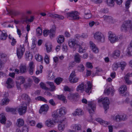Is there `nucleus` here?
<instances>
[{"instance_id":"nucleus-27","label":"nucleus","mask_w":132,"mask_h":132,"mask_svg":"<svg viewBox=\"0 0 132 132\" xmlns=\"http://www.w3.org/2000/svg\"><path fill=\"white\" fill-rule=\"evenodd\" d=\"M76 44V40L75 39H70L69 40V45L71 48H73Z\"/></svg>"},{"instance_id":"nucleus-64","label":"nucleus","mask_w":132,"mask_h":132,"mask_svg":"<svg viewBox=\"0 0 132 132\" xmlns=\"http://www.w3.org/2000/svg\"><path fill=\"white\" fill-rule=\"evenodd\" d=\"M86 64L87 67L90 68H93V67L91 63L89 62H87L86 63Z\"/></svg>"},{"instance_id":"nucleus-25","label":"nucleus","mask_w":132,"mask_h":132,"mask_svg":"<svg viewBox=\"0 0 132 132\" xmlns=\"http://www.w3.org/2000/svg\"><path fill=\"white\" fill-rule=\"evenodd\" d=\"M7 85V87L8 88H11L12 87V85L13 84V80L12 78H9L6 82Z\"/></svg>"},{"instance_id":"nucleus-17","label":"nucleus","mask_w":132,"mask_h":132,"mask_svg":"<svg viewBox=\"0 0 132 132\" xmlns=\"http://www.w3.org/2000/svg\"><path fill=\"white\" fill-rule=\"evenodd\" d=\"M24 124V121L22 119L20 118L17 119L16 123L17 127H20L23 126Z\"/></svg>"},{"instance_id":"nucleus-56","label":"nucleus","mask_w":132,"mask_h":132,"mask_svg":"<svg viewBox=\"0 0 132 132\" xmlns=\"http://www.w3.org/2000/svg\"><path fill=\"white\" fill-rule=\"evenodd\" d=\"M50 32H49V34L50 37H53L55 35V31L53 30H50Z\"/></svg>"},{"instance_id":"nucleus-55","label":"nucleus","mask_w":132,"mask_h":132,"mask_svg":"<svg viewBox=\"0 0 132 132\" xmlns=\"http://www.w3.org/2000/svg\"><path fill=\"white\" fill-rule=\"evenodd\" d=\"M120 116L121 121H124L127 119V117L126 114H123L120 115Z\"/></svg>"},{"instance_id":"nucleus-22","label":"nucleus","mask_w":132,"mask_h":132,"mask_svg":"<svg viewBox=\"0 0 132 132\" xmlns=\"http://www.w3.org/2000/svg\"><path fill=\"white\" fill-rule=\"evenodd\" d=\"M21 98L23 100L25 101V102H22V103H25L27 104L29 101L30 100L29 97L26 94H23L21 96Z\"/></svg>"},{"instance_id":"nucleus-31","label":"nucleus","mask_w":132,"mask_h":132,"mask_svg":"<svg viewBox=\"0 0 132 132\" xmlns=\"http://www.w3.org/2000/svg\"><path fill=\"white\" fill-rule=\"evenodd\" d=\"M26 67L25 65L21 64L20 66V71L21 73H23L26 72Z\"/></svg>"},{"instance_id":"nucleus-53","label":"nucleus","mask_w":132,"mask_h":132,"mask_svg":"<svg viewBox=\"0 0 132 132\" xmlns=\"http://www.w3.org/2000/svg\"><path fill=\"white\" fill-rule=\"evenodd\" d=\"M49 57L46 54L44 57V60L45 63L47 64H49Z\"/></svg>"},{"instance_id":"nucleus-34","label":"nucleus","mask_w":132,"mask_h":132,"mask_svg":"<svg viewBox=\"0 0 132 132\" xmlns=\"http://www.w3.org/2000/svg\"><path fill=\"white\" fill-rule=\"evenodd\" d=\"M57 97L59 99L63 101V103H65L67 102V100L66 99V98L63 95H58Z\"/></svg>"},{"instance_id":"nucleus-63","label":"nucleus","mask_w":132,"mask_h":132,"mask_svg":"<svg viewBox=\"0 0 132 132\" xmlns=\"http://www.w3.org/2000/svg\"><path fill=\"white\" fill-rule=\"evenodd\" d=\"M50 30H44L43 31V34L44 36H47L50 32Z\"/></svg>"},{"instance_id":"nucleus-37","label":"nucleus","mask_w":132,"mask_h":132,"mask_svg":"<svg viewBox=\"0 0 132 132\" xmlns=\"http://www.w3.org/2000/svg\"><path fill=\"white\" fill-rule=\"evenodd\" d=\"M114 0H106V2L108 5L110 6H113L114 5Z\"/></svg>"},{"instance_id":"nucleus-47","label":"nucleus","mask_w":132,"mask_h":132,"mask_svg":"<svg viewBox=\"0 0 132 132\" xmlns=\"http://www.w3.org/2000/svg\"><path fill=\"white\" fill-rule=\"evenodd\" d=\"M6 10L8 12V13L7 14L13 15L14 16L16 15L17 14L16 12L15 11L11 10H8L7 9Z\"/></svg>"},{"instance_id":"nucleus-21","label":"nucleus","mask_w":132,"mask_h":132,"mask_svg":"<svg viewBox=\"0 0 132 132\" xmlns=\"http://www.w3.org/2000/svg\"><path fill=\"white\" fill-rule=\"evenodd\" d=\"M49 16L53 18H57L60 19H63L64 17L62 15H59L57 14H48Z\"/></svg>"},{"instance_id":"nucleus-16","label":"nucleus","mask_w":132,"mask_h":132,"mask_svg":"<svg viewBox=\"0 0 132 132\" xmlns=\"http://www.w3.org/2000/svg\"><path fill=\"white\" fill-rule=\"evenodd\" d=\"M49 106L47 104L43 105L41 107L39 110V112L40 113H43V112H47L48 110Z\"/></svg>"},{"instance_id":"nucleus-50","label":"nucleus","mask_w":132,"mask_h":132,"mask_svg":"<svg viewBox=\"0 0 132 132\" xmlns=\"http://www.w3.org/2000/svg\"><path fill=\"white\" fill-rule=\"evenodd\" d=\"M9 100L8 98H4L2 100V105H6L8 104L9 101Z\"/></svg>"},{"instance_id":"nucleus-13","label":"nucleus","mask_w":132,"mask_h":132,"mask_svg":"<svg viewBox=\"0 0 132 132\" xmlns=\"http://www.w3.org/2000/svg\"><path fill=\"white\" fill-rule=\"evenodd\" d=\"M89 44L90 48L92 50L93 52L96 53H97L99 52V51L98 48L92 42H90Z\"/></svg>"},{"instance_id":"nucleus-41","label":"nucleus","mask_w":132,"mask_h":132,"mask_svg":"<svg viewBox=\"0 0 132 132\" xmlns=\"http://www.w3.org/2000/svg\"><path fill=\"white\" fill-rule=\"evenodd\" d=\"M119 64L121 69L123 71L127 65V63L125 61H122Z\"/></svg>"},{"instance_id":"nucleus-49","label":"nucleus","mask_w":132,"mask_h":132,"mask_svg":"<svg viewBox=\"0 0 132 132\" xmlns=\"http://www.w3.org/2000/svg\"><path fill=\"white\" fill-rule=\"evenodd\" d=\"M37 34L38 36H40L42 34V29L40 27H38L36 29Z\"/></svg>"},{"instance_id":"nucleus-30","label":"nucleus","mask_w":132,"mask_h":132,"mask_svg":"<svg viewBox=\"0 0 132 132\" xmlns=\"http://www.w3.org/2000/svg\"><path fill=\"white\" fill-rule=\"evenodd\" d=\"M126 89V86L125 85H122L119 88V90L120 93L122 94L125 92Z\"/></svg>"},{"instance_id":"nucleus-4","label":"nucleus","mask_w":132,"mask_h":132,"mask_svg":"<svg viewBox=\"0 0 132 132\" xmlns=\"http://www.w3.org/2000/svg\"><path fill=\"white\" fill-rule=\"evenodd\" d=\"M94 38L99 42H104L105 41L104 35L101 32H96L94 35Z\"/></svg>"},{"instance_id":"nucleus-48","label":"nucleus","mask_w":132,"mask_h":132,"mask_svg":"<svg viewBox=\"0 0 132 132\" xmlns=\"http://www.w3.org/2000/svg\"><path fill=\"white\" fill-rule=\"evenodd\" d=\"M131 23V21L130 20H128L125 21L123 23V24L129 28L130 27V25Z\"/></svg>"},{"instance_id":"nucleus-23","label":"nucleus","mask_w":132,"mask_h":132,"mask_svg":"<svg viewBox=\"0 0 132 132\" xmlns=\"http://www.w3.org/2000/svg\"><path fill=\"white\" fill-rule=\"evenodd\" d=\"M120 54V52L118 50H116L113 51L112 53V56L115 58H117L118 57Z\"/></svg>"},{"instance_id":"nucleus-45","label":"nucleus","mask_w":132,"mask_h":132,"mask_svg":"<svg viewBox=\"0 0 132 132\" xmlns=\"http://www.w3.org/2000/svg\"><path fill=\"white\" fill-rule=\"evenodd\" d=\"M62 79L60 77L56 78L54 80L55 82L57 85H59L62 81Z\"/></svg>"},{"instance_id":"nucleus-35","label":"nucleus","mask_w":132,"mask_h":132,"mask_svg":"<svg viewBox=\"0 0 132 132\" xmlns=\"http://www.w3.org/2000/svg\"><path fill=\"white\" fill-rule=\"evenodd\" d=\"M114 91V90L113 88L110 87L106 90H105L104 93L105 94L109 95L110 92L113 93Z\"/></svg>"},{"instance_id":"nucleus-36","label":"nucleus","mask_w":132,"mask_h":132,"mask_svg":"<svg viewBox=\"0 0 132 132\" xmlns=\"http://www.w3.org/2000/svg\"><path fill=\"white\" fill-rule=\"evenodd\" d=\"M47 83L49 85L51 88L50 90L51 91H53L55 90L56 87L54 85L53 82H48Z\"/></svg>"},{"instance_id":"nucleus-26","label":"nucleus","mask_w":132,"mask_h":132,"mask_svg":"<svg viewBox=\"0 0 132 132\" xmlns=\"http://www.w3.org/2000/svg\"><path fill=\"white\" fill-rule=\"evenodd\" d=\"M127 54L128 56L132 55V40L131 41L130 46L128 47L127 50Z\"/></svg>"},{"instance_id":"nucleus-54","label":"nucleus","mask_w":132,"mask_h":132,"mask_svg":"<svg viewBox=\"0 0 132 132\" xmlns=\"http://www.w3.org/2000/svg\"><path fill=\"white\" fill-rule=\"evenodd\" d=\"M78 69L80 72L83 71L84 69V67L82 64H80L78 67Z\"/></svg>"},{"instance_id":"nucleus-32","label":"nucleus","mask_w":132,"mask_h":132,"mask_svg":"<svg viewBox=\"0 0 132 132\" xmlns=\"http://www.w3.org/2000/svg\"><path fill=\"white\" fill-rule=\"evenodd\" d=\"M112 119L113 120L116 121L120 122L121 121L120 115L119 114L113 116Z\"/></svg>"},{"instance_id":"nucleus-3","label":"nucleus","mask_w":132,"mask_h":132,"mask_svg":"<svg viewBox=\"0 0 132 132\" xmlns=\"http://www.w3.org/2000/svg\"><path fill=\"white\" fill-rule=\"evenodd\" d=\"M98 103L102 102L105 110L104 112L105 113H106V110L109 108V102L108 98L107 97L104 98H101L98 100Z\"/></svg>"},{"instance_id":"nucleus-1","label":"nucleus","mask_w":132,"mask_h":132,"mask_svg":"<svg viewBox=\"0 0 132 132\" xmlns=\"http://www.w3.org/2000/svg\"><path fill=\"white\" fill-rule=\"evenodd\" d=\"M87 87L86 84L85 85L84 83H82L77 86L76 89L77 91L79 90L82 91L84 90V89L85 88V91L87 93H89H89L91 92L92 84L90 81H88L87 82Z\"/></svg>"},{"instance_id":"nucleus-28","label":"nucleus","mask_w":132,"mask_h":132,"mask_svg":"<svg viewBox=\"0 0 132 132\" xmlns=\"http://www.w3.org/2000/svg\"><path fill=\"white\" fill-rule=\"evenodd\" d=\"M6 119L4 114L3 113L0 114V121L3 124H5Z\"/></svg>"},{"instance_id":"nucleus-6","label":"nucleus","mask_w":132,"mask_h":132,"mask_svg":"<svg viewBox=\"0 0 132 132\" xmlns=\"http://www.w3.org/2000/svg\"><path fill=\"white\" fill-rule=\"evenodd\" d=\"M25 51L23 45H21L20 47L17 50L16 54L18 58L20 59L21 58Z\"/></svg>"},{"instance_id":"nucleus-60","label":"nucleus","mask_w":132,"mask_h":132,"mask_svg":"<svg viewBox=\"0 0 132 132\" xmlns=\"http://www.w3.org/2000/svg\"><path fill=\"white\" fill-rule=\"evenodd\" d=\"M85 18L87 19H89L91 17V14L90 12L87 13L85 12Z\"/></svg>"},{"instance_id":"nucleus-43","label":"nucleus","mask_w":132,"mask_h":132,"mask_svg":"<svg viewBox=\"0 0 132 132\" xmlns=\"http://www.w3.org/2000/svg\"><path fill=\"white\" fill-rule=\"evenodd\" d=\"M96 72L93 74L94 76L99 75L98 73L102 71V70L101 68L98 67H96Z\"/></svg>"},{"instance_id":"nucleus-44","label":"nucleus","mask_w":132,"mask_h":132,"mask_svg":"<svg viewBox=\"0 0 132 132\" xmlns=\"http://www.w3.org/2000/svg\"><path fill=\"white\" fill-rule=\"evenodd\" d=\"M7 36L8 35L6 33H2L0 36V38L2 40H5L6 39Z\"/></svg>"},{"instance_id":"nucleus-42","label":"nucleus","mask_w":132,"mask_h":132,"mask_svg":"<svg viewBox=\"0 0 132 132\" xmlns=\"http://www.w3.org/2000/svg\"><path fill=\"white\" fill-rule=\"evenodd\" d=\"M47 53H49L51 51L52 47L51 45L50 44L47 43L45 45Z\"/></svg>"},{"instance_id":"nucleus-29","label":"nucleus","mask_w":132,"mask_h":132,"mask_svg":"<svg viewBox=\"0 0 132 132\" xmlns=\"http://www.w3.org/2000/svg\"><path fill=\"white\" fill-rule=\"evenodd\" d=\"M72 127L75 130H81V126L80 124H75L73 125Z\"/></svg>"},{"instance_id":"nucleus-12","label":"nucleus","mask_w":132,"mask_h":132,"mask_svg":"<svg viewBox=\"0 0 132 132\" xmlns=\"http://www.w3.org/2000/svg\"><path fill=\"white\" fill-rule=\"evenodd\" d=\"M79 94L77 93H70L68 94V98L70 100H74L79 97Z\"/></svg>"},{"instance_id":"nucleus-58","label":"nucleus","mask_w":132,"mask_h":132,"mask_svg":"<svg viewBox=\"0 0 132 132\" xmlns=\"http://www.w3.org/2000/svg\"><path fill=\"white\" fill-rule=\"evenodd\" d=\"M40 86L43 89L47 90L48 88L45 85L43 82L41 83L40 84Z\"/></svg>"},{"instance_id":"nucleus-15","label":"nucleus","mask_w":132,"mask_h":132,"mask_svg":"<svg viewBox=\"0 0 132 132\" xmlns=\"http://www.w3.org/2000/svg\"><path fill=\"white\" fill-rule=\"evenodd\" d=\"M131 75L130 73H128L124 77L125 81L127 84H130L132 83V81L129 80L130 77L132 76Z\"/></svg>"},{"instance_id":"nucleus-18","label":"nucleus","mask_w":132,"mask_h":132,"mask_svg":"<svg viewBox=\"0 0 132 132\" xmlns=\"http://www.w3.org/2000/svg\"><path fill=\"white\" fill-rule=\"evenodd\" d=\"M72 114L74 116H76V115L78 116H81L84 114V112L81 109L77 108Z\"/></svg>"},{"instance_id":"nucleus-33","label":"nucleus","mask_w":132,"mask_h":132,"mask_svg":"<svg viewBox=\"0 0 132 132\" xmlns=\"http://www.w3.org/2000/svg\"><path fill=\"white\" fill-rule=\"evenodd\" d=\"M64 41V38L63 35H60L58 36L57 40V43L59 44H61Z\"/></svg>"},{"instance_id":"nucleus-5","label":"nucleus","mask_w":132,"mask_h":132,"mask_svg":"<svg viewBox=\"0 0 132 132\" xmlns=\"http://www.w3.org/2000/svg\"><path fill=\"white\" fill-rule=\"evenodd\" d=\"M66 15L68 18H70L71 19L76 20L79 19V14L76 11H73L71 12L67 13Z\"/></svg>"},{"instance_id":"nucleus-62","label":"nucleus","mask_w":132,"mask_h":132,"mask_svg":"<svg viewBox=\"0 0 132 132\" xmlns=\"http://www.w3.org/2000/svg\"><path fill=\"white\" fill-rule=\"evenodd\" d=\"M38 100H41L46 103H47V101L44 97L42 96H39L38 97Z\"/></svg>"},{"instance_id":"nucleus-2","label":"nucleus","mask_w":132,"mask_h":132,"mask_svg":"<svg viewBox=\"0 0 132 132\" xmlns=\"http://www.w3.org/2000/svg\"><path fill=\"white\" fill-rule=\"evenodd\" d=\"M27 109V104L25 103H23L17 108L18 111L20 115L24 114L26 112Z\"/></svg>"},{"instance_id":"nucleus-39","label":"nucleus","mask_w":132,"mask_h":132,"mask_svg":"<svg viewBox=\"0 0 132 132\" xmlns=\"http://www.w3.org/2000/svg\"><path fill=\"white\" fill-rule=\"evenodd\" d=\"M55 78L54 74L52 72L49 73L48 75V78L49 80H52L54 79Z\"/></svg>"},{"instance_id":"nucleus-24","label":"nucleus","mask_w":132,"mask_h":132,"mask_svg":"<svg viewBox=\"0 0 132 132\" xmlns=\"http://www.w3.org/2000/svg\"><path fill=\"white\" fill-rule=\"evenodd\" d=\"M85 45L84 43H82V44H80L79 45V49L78 52L80 53H82L85 52V50L87 49L86 47H85L84 48H83V46Z\"/></svg>"},{"instance_id":"nucleus-11","label":"nucleus","mask_w":132,"mask_h":132,"mask_svg":"<svg viewBox=\"0 0 132 132\" xmlns=\"http://www.w3.org/2000/svg\"><path fill=\"white\" fill-rule=\"evenodd\" d=\"M59 122L60 123L58 125V129L59 131L61 132L64 130V123L65 122V120L64 119L62 120L61 118L60 120L59 121Z\"/></svg>"},{"instance_id":"nucleus-8","label":"nucleus","mask_w":132,"mask_h":132,"mask_svg":"<svg viewBox=\"0 0 132 132\" xmlns=\"http://www.w3.org/2000/svg\"><path fill=\"white\" fill-rule=\"evenodd\" d=\"M109 39L111 43H113L118 40V37L115 34L110 32L109 33Z\"/></svg>"},{"instance_id":"nucleus-59","label":"nucleus","mask_w":132,"mask_h":132,"mask_svg":"<svg viewBox=\"0 0 132 132\" xmlns=\"http://www.w3.org/2000/svg\"><path fill=\"white\" fill-rule=\"evenodd\" d=\"M129 29L128 27H127L125 25L123 24H122V25L121 27V29L122 31H126L128 30V29Z\"/></svg>"},{"instance_id":"nucleus-19","label":"nucleus","mask_w":132,"mask_h":132,"mask_svg":"<svg viewBox=\"0 0 132 132\" xmlns=\"http://www.w3.org/2000/svg\"><path fill=\"white\" fill-rule=\"evenodd\" d=\"M74 61L77 63H79L81 62V56L78 53L75 54L74 56Z\"/></svg>"},{"instance_id":"nucleus-10","label":"nucleus","mask_w":132,"mask_h":132,"mask_svg":"<svg viewBox=\"0 0 132 132\" xmlns=\"http://www.w3.org/2000/svg\"><path fill=\"white\" fill-rule=\"evenodd\" d=\"M66 112L67 110L66 108L64 107H62L59 109V115H57L55 114V113L54 115L53 114V115L54 117L57 118L59 116L60 117L64 115L66 113Z\"/></svg>"},{"instance_id":"nucleus-52","label":"nucleus","mask_w":132,"mask_h":132,"mask_svg":"<svg viewBox=\"0 0 132 132\" xmlns=\"http://www.w3.org/2000/svg\"><path fill=\"white\" fill-rule=\"evenodd\" d=\"M26 58L27 60H29L32 59V56L31 54L28 52H26L25 54Z\"/></svg>"},{"instance_id":"nucleus-46","label":"nucleus","mask_w":132,"mask_h":132,"mask_svg":"<svg viewBox=\"0 0 132 132\" xmlns=\"http://www.w3.org/2000/svg\"><path fill=\"white\" fill-rule=\"evenodd\" d=\"M27 124L31 126H34L36 124L35 121L33 120H27Z\"/></svg>"},{"instance_id":"nucleus-40","label":"nucleus","mask_w":132,"mask_h":132,"mask_svg":"<svg viewBox=\"0 0 132 132\" xmlns=\"http://www.w3.org/2000/svg\"><path fill=\"white\" fill-rule=\"evenodd\" d=\"M17 80H20V84H22L24 83L25 81V79L24 77L22 76H20L16 77Z\"/></svg>"},{"instance_id":"nucleus-57","label":"nucleus","mask_w":132,"mask_h":132,"mask_svg":"<svg viewBox=\"0 0 132 132\" xmlns=\"http://www.w3.org/2000/svg\"><path fill=\"white\" fill-rule=\"evenodd\" d=\"M21 22L22 23H23L24 22H27V16H23L22 17L21 19Z\"/></svg>"},{"instance_id":"nucleus-20","label":"nucleus","mask_w":132,"mask_h":132,"mask_svg":"<svg viewBox=\"0 0 132 132\" xmlns=\"http://www.w3.org/2000/svg\"><path fill=\"white\" fill-rule=\"evenodd\" d=\"M5 109L6 112H11L13 114H15L16 113L17 108H13L9 107H6Z\"/></svg>"},{"instance_id":"nucleus-9","label":"nucleus","mask_w":132,"mask_h":132,"mask_svg":"<svg viewBox=\"0 0 132 132\" xmlns=\"http://www.w3.org/2000/svg\"><path fill=\"white\" fill-rule=\"evenodd\" d=\"M88 104L89 108L88 110V111L90 114L91 115L92 113H93L94 112L96 108V104L93 102L92 101L88 102Z\"/></svg>"},{"instance_id":"nucleus-14","label":"nucleus","mask_w":132,"mask_h":132,"mask_svg":"<svg viewBox=\"0 0 132 132\" xmlns=\"http://www.w3.org/2000/svg\"><path fill=\"white\" fill-rule=\"evenodd\" d=\"M45 125L48 127H53L55 124V122L53 119H48L46 121Z\"/></svg>"},{"instance_id":"nucleus-7","label":"nucleus","mask_w":132,"mask_h":132,"mask_svg":"<svg viewBox=\"0 0 132 132\" xmlns=\"http://www.w3.org/2000/svg\"><path fill=\"white\" fill-rule=\"evenodd\" d=\"M76 76L75 71H73L71 73L69 80L70 82L72 83H75L77 82L79 80V78L75 77Z\"/></svg>"},{"instance_id":"nucleus-61","label":"nucleus","mask_w":132,"mask_h":132,"mask_svg":"<svg viewBox=\"0 0 132 132\" xmlns=\"http://www.w3.org/2000/svg\"><path fill=\"white\" fill-rule=\"evenodd\" d=\"M22 132H28V128L27 126H24L22 127Z\"/></svg>"},{"instance_id":"nucleus-38","label":"nucleus","mask_w":132,"mask_h":132,"mask_svg":"<svg viewBox=\"0 0 132 132\" xmlns=\"http://www.w3.org/2000/svg\"><path fill=\"white\" fill-rule=\"evenodd\" d=\"M35 58L36 60L38 61H40L42 62L43 61L42 56L39 54H36L35 56Z\"/></svg>"},{"instance_id":"nucleus-51","label":"nucleus","mask_w":132,"mask_h":132,"mask_svg":"<svg viewBox=\"0 0 132 132\" xmlns=\"http://www.w3.org/2000/svg\"><path fill=\"white\" fill-rule=\"evenodd\" d=\"M119 64L118 63H115L113 64L112 66V68L113 70L116 71L118 69V68L119 67Z\"/></svg>"}]
</instances>
